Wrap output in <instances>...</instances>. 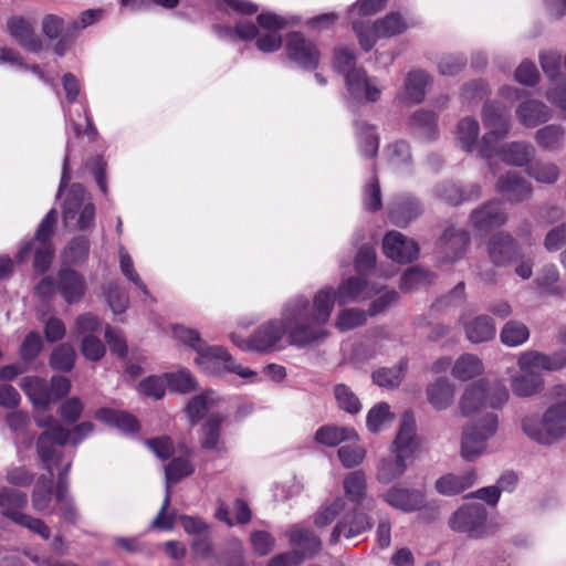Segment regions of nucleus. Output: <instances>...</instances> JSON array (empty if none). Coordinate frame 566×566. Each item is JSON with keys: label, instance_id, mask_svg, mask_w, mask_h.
Returning a JSON list of instances; mask_svg holds the SVG:
<instances>
[{"label": "nucleus", "instance_id": "obj_34", "mask_svg": "<svg viewBox=\"0 0 566 566\" xmlns=\"http://www.w3.org/2000/svg\"><path fill=\"white\" fill-rule=\"evenodd\" d=\"M428 401L438 410L447 409L454 397V386L447 378H439L427 387Z\"/></svg>", "mask_w": 566, "mask_h": 566}, {"label": "nucleus", "instance_id": "obj_30", "mask_svg": "<svg viewBox=\"0 0 566 566\" xmlns=\"http://www.w3.org/2000/svg\"><path fill=\"white\" fill-rule=\"evenodd\" d=\"M21 389L36 408L48 409L52 403L46 381L39 377H24L20 382Z\"/></svg>", "mask_w": 566, "mask_h": 566}, {"label": "nucleus", "instance_id": "obj_40", "mask_svg": "<svg viewBox=\"0 0 566 566\" xmlns=\"http://www.w3.org/2000/svg\"><path fill=\"white\" fill-rule=\"evenodd\" d=\"M530 335V328L524 323L511 319L503 325L500 339L505 346L517 347L526 343Z\"/></svg>", "mask_w": 566, "mask_h": 566}, {"label": "nucleus", "instance_id": "obj_11", "mask_svg": "<svg viewBox=\"0 0 566 566\" xmlns=\"http://www.w3.org/2000/svg\"><path fill=\"white\" fill-rule=\"evenodd\" d=\"M488 254L494 265L507 266L522 259V249L509 232L500 231L489 239Z\"/></svg>", "mask_w": 566, "mask_h": 566}, {"label": "nucleus", "instance_id": "obj_56", "mask_svg": "<svg viewBox=\"0 0 566 566\" xmlns=\"http://www.w3.org/2000/svg\"><path fill=\"white\" fill-rule=\"evenodd\" d=\"M75 361V352L72 346L62 344L56 347L51 355V366L53 369L70 371Z\"/></svg>", "mask_w": 566, "mask_h": 566}, {"label": "nucleus", "instance_id": "obj_59", "mask_svg": "<svg viewBox=\"0 0 566 566\" xmlns=\"http://www.w3.org/2000/svg\"><path fill=\"white\" fill-rule=\"evenodd\" d=\"M90 253V240L85 235L73 238L67 247L66 255L70 262L78 264L84 262Z\"/></svg>", "mask_w": 566, "mask_h": 566}, {"label": "nucleus", "instance_id": "obj_17", "mask_svg": "<svg viewBox=\"0 0 566 566\" xmlns=\"http://www.w3.org/2000/svg\"><path fill=\"white\" fill-rule=\"evenodd\" d=\"M345 83L349 94L355 98H365L369 102H376L380 97V90L367 76L366 71L363 69L348 71Z\"/></svg>", "mask_w": 566, "mask_h": 566}, {"label": "nucleus", "instance_id": "obj_19", "mask_svg": "<svg viewBox=\"0 0 566 566\" xmlns=\"http://www.w3.org/2000/svg\"><path fill=\"white\" fill-rule=\"evenodd\" d=\"M286 536L292 546L297 547V552L302 555V562L313 557L322 548L319 537L311 530L294 525L287 532Z\"/></svg>", "mask_w": 566, "mask_h": 566}, {"label": "nucleus", "instance_id": "obj_63", "mask_svg": "<svg viewBox=\"0 0 566 566\" xmlns=\"http://www.w3.org/2000/svg\"><path fill=\"white\" fill-rule=\"evenodd\" d=\"M81 350L85 358L97 361L104 356L105 346L99 338L85 335L82 339Z\"/></svg>", "mask_w": 566, "mask_h": 566}, {"label": "nucleus", "instance_id": "obj_3", "mask_svg": "<svg viewBox=\"0 0 566 566\" xmlns=\"http://www.w3.org/2000/svg\"><path fill=\"white\" fill-rule=\"evenodd\" d=\"M558 401L552 403L541 419L527 416L522 420L523 432L541 444L549 446L566 437V385L554 389Z\"/></svg>", "mask_w": 566, "mask_h": 566}, {"label": "nucleus", "instance_id": "obj_58", "mask_svg": "<svg viewBox=\"0 0 566 566\" xmlns=\"http://www.w3.org/2000/svg\"><path fill=\"white\" fill-rule=\"evenodd\" d=\"M364 207L366 210L375 212L378 211L381 206V191L378 178L373 176L364 188Z\"/></svg>", "mask_w": 566, "mask_h": 566}, {"label": "nucleus", "instance_id": "obj_23", "mask_svg": "<svg viewBox=\"0 0 566 566\" xmlns=\"http://www.w3.org/2000/svg\"><path fill=\"white\" fill-rule=\"evenodd\" d=\"M323 290H329L333 297V304L335 303V300H337L340 305L365 300L370 296L367 282L361 277L355 276L343 281L336 293H334L332 287H324Z\"/></svg>", "mask_w": 566, "mask_h": 566}, {"label": "nucleus", "instance_id": "obj_45", "mask_svg": "<svg viewBox=\"0 0 566 566\" xmlns=\"http://www.w3.org/2000/svg\"><path fill=\"white\" fill-rule=\"evenodd\" d=\"M66 434H64L63 441L57 439L54 434L49 432H42L36 440V452L42 462L46 463V468L51 471L50 462L56 457V447L66 446Z\"/></svg>", "mask_w": 566, "mask_h": 566}, {"label": "nucleus", "instance_id": "obj_41", "mask_svg": "<svg viewBox=\"0 0 566 566\" xmlns=\"http://www.w3.org/2000/svg\"><path fill=\"white\" fill-rule=\"evenodd\" d=\"M355 126L361 154L366 158H375L379 147V137L375 127L363 120H357Z\"/></svg>", "mask_w": 566, "mask_h": 566}, {"label": "nucleus", "instance_id": "obj_20", "mask_svg": "<svg viewBox=\"0 0 566 566\" xmlns=\"http://www.w3.org/2000/svg\"><path fill=\"white\" fill-rule=\"evenodd\" d=\"M496 190L511 202L523 201L530 198L532 193L530 182L516 172H507L501 176L496 184Z\"/></svg>", "mask_w": 566, "mask_h": 566}, {"label": "nucleus", "instance_id": "obj_10", "mask_svg": "<svg viewBox=\"0 0 566 566\" xmlns=\"http://www.w3.org/2000/svg\"><path fill=\"white\" fill-rule=\"evenodd\" d=\"M286 54L290 60L305 70H314L319 63V51L314 42L293 31L286 35Z\"/></svg>", "mask_w": 566, "mask_h": 566}, {"label": "nucleus", "instance_id": "obj_31", "mask_svg": "<svg viewBox=\"0 0 566 566\" xmlns=\"http://www.w3.org/2000/svg\"><path fill=\"white\" fill-rule=\"evenodd\" d=\"M438 196L453 205H460L463 201H470L480 198L481 189L476 184L469 185L465 188H461L454 184H443L437 188Z\"/></svg>", "mask_w": 566, "mask_h": 566}, {"label": "nucleus", "instance_id": "obj_57", "mask_svg": "<svg viewBox=\"0 0 566 566\" xmlns=\"http://www.w3.org/2000/svg\"><path fill=\"white\" fill-rule=\"evenodd\" d=\"M527 174L538 182L554 184L559 177V168L552 163H535L527 168Z\"/></svg>", "mask_w": 566, "mask_h": 566}, {"label": "nucleus", "instance_id": "obj_55", "mask_svg": "<svg viewBox=\"0 0 566 566\" xmlns=\"http://www.w3.org/2000/svg\"><path fill=\"white\" fill-rule=\"evenodd\" d=\"M213 391L206 390L192 397L187 405V413L192 422H198L213 403Z\"/></svg>", "mask_w": 566, "mask_h": 566}, {"label": "nucleus", "instance_id": "obj_46", "mask_svg": "<svg viewBox=\"0 0 566 566\" xmlns=\"http://www.w3.org/2000/svg\"><path fill=\"white\" fill-rule=\"evenodd\" d=\"M429 82L430 76L423 71L417 70L408 73L405 84L408 97L415 103H420L424 97Z\"/></svg>", "mask_w": 566, "mask_h": 566}, {"label": "nucleus", "instance_id": "obj_16", "mask_svg": "<svg viewBox=\"0 0 566 566\" xmlns=\"http://www.w3.org/2000/svg\"><path fill=\"white\" fill-rule=\"evenodd\" d=\"M57 291L67 304L78 303L86 291L84 276L70 268H62L57 272Z\"/></svg>", "mask_w": 566, "mask_h": 566}, {"label": "nucleus", "instance_id": "obj_44", "mask_svg": "<svg viewBox=\"0 0 566 566\" xmlns=\"http://www.w3.org/2000/svg\"><path fill=\"white\" fill-rule=\"evenodd\" d=\"M86 191L80 184H73L65 197L62 217L64 221L72 220L76 217L77 212L81 211L85 202Z\"/></svg>", "mask_w": 566, "mask_h": 566}, {"label": "nucleus", "instance_id": "obj_43", "mask_svg": "<svg viewBox=\"0 0 566 566\" xmlns=\"http://www.w3.org/2000/svg\"><path fill=\"white\" fill-rule=\"evenodd\" d=\"M375 32L378 38H390L405 32L408 23L400 13L390 12L385 18L374 23Z\"/></svg>", "mask_w": 566, "mask_h": 566}, {"label": "nucleus", "instance_id": "obj_26", "mask_svg": "<svg viewBox=\"0 0 566 566\" xmlns=\"http://www.w3.org/2000/svg\"><path fill=\"white\" fill-rule=\"evenodd\" d=\"M516 116L523 126L532 128L546 123L552 112L543 102L528 99L518 105Z\"/></svg>", "mask_w": 566, "mask_h": 566}, {"label": "nucleus", "instance_id": "obj_6", "mask_svg": "<svg viewBox=\"0 0 566 566\" xmlns=\"http://www.w3.org/2000/svg\"><path fill=\"white\" fill-rule=\"evenodd\" d=\"M499 419L495 413H488L478 422L470 423L463 429L461 457L465 461H474L485 452L486 441L495 434Z\"/></svg>", "mask_w": 566, "mask_h": 566}, {"label": "nucleus", "instance_id": "obj_50", "mask_svg": "<svg viewBox=\"0 0 566 566\" xmlns=\"http://www.w3.org/2000/svg\"><path fill=\"white\" fill-rule=\"evenodd\" d=\"M564 128L558 125H547L535 134L536 143L546 150L557 149L564 139Z\"/></svg>", "mask_w": 566, "mask_h": 566}, {"label": "nucleus", "instance_id": "obj_27", "mask_svg": "<svg viewBox=\"0 0 566 566\" xmlns=\"http://www.w3.org/2000/svg\"><path fill=\"white\" fill-rule=\"evenodd\" d=\"M502 160L511 166L523 167L532 161L535 156V148L524 142H512L503 146L497 145V153Z\"/></svg>", "mask_w": 566, "mask_h": 566}, {"label": "nucleus", "instance_id": "obj_49", "mask_svg": "<svg viewBox=\"0 0 566 566\" xmlns=\"http://www.w3.org/2000/svg\"><path fill=\"white\" fill-rule=\"evenodd\" d=\"M334 397L339 409L356 415L361 409V403L356 394L345 384H337L334 387Z\"/></svg>", "mask_w": 566, "mask_h": 566}, {"label": "nucleus", "instance_id": "obj_12", "mask_svg": "<svg viewBox=\"0 0 566 566\" xmlns=\"http://www.w3.org/2000/svg\"><path fill=\"white\" fill-rule=\"evenodd\" d=\"M382 250L387 258L398 263H410L419 255V245L399 231H389L382 240Z\"/></svg>", "mask_w": 566, "mask_h": 566}, {"label": "nucleus", "instance_id": "obj_13", "mask_svg": "<svg viewBox=\"0 0 566 566\" xmlns=\"http://www.w3.org/2000/svg\"><path fill=\"white\" fill-rule=\"evenodd\" d=\"M8 34L22 48L30 52H40L42 41L36 35L34 24L22 15H12L6 24Z\"/></svg>", "mask_w": 566, "mask_h": 566}, {"label": "nucleus", "instance_id": "obj_18", "mask_svg": "<svg viewBox=\"0 0 566 566\" xmlns=\"http://www.w3.org/2000/svg\"><path fill=\"white\" fill-rule=\"evenodd\" d=\"M470 218L473 227L481 231L499 228L507 221L506 213L496 201H490L473 210Z\"/></svg>", "mask_w": 566, "mask_h": 566}, {"label": "nucleus", "instance_id": "obj_25", "mask_svg": "<svg viewBox=\"0 0 566 566\" xmlns=\"http://www.w3.org/2000/svg\"><path fill=\"white\" fill-rule=\"evenodd\" d=\"M28 503V495L24 492L10 489L0 488V510L1 514L10 518L13 523L20 522L24 516L21 511Z\"/></svg>", "mask_w": 566, "mask_h": 566}, {"label": "nucleus", "instance_id": "obj_7", "mask_svg": "<svg viewBox=\"0 0 566 566\" xmlns=\"http://www.w3.org/2000/svg\"><path fill=\"white\" fill-rule=\"evenodd\" d=\"M195 472V465L190 455L177 457L169 461L165 467L166 494L161 507L153 521V526L158 530L170 531L174 528V515L167 514L171 499V485L180 482L182 479Z\"/></svg>", "mask_w": 566, "mask_h": 566}, {"label": "nucleus", "instance_id": "obj_38", "mask_svg": "<svg viewBox=\"0 0 566 566\" xmlns=\"http://www.w3.org/2000/svg\"><path fill=\"white\" fill-rule=\"evenodd\" d=\"M406 469L405 455L395 453L394 457L381 459L377 468L376 478L380 483L387 484L400 478Z\"/></svg>", "mask_w": 566, "mask_h": 566}, {"label": "nucleus", "instance_id": "obj_33", "mask_svg": "<svg viewBox=\"0 0 566 566\" xmlns=\"http://www.w3.org/2000/svg\"><path fill=\"white\" fill-rule=\"evenodd\" d=\"M315 440L327 447H336L344 441H357L358 433L353 428L323 426L316 431Z\"/></svg>", "mask_w": 566, "mask_h": 566}, {"label": "nucleus", "instance_id": "obj_35", "mask_svg": "<svg viewBox=\"0 0 566 566\" xmlns=\"http://www.w3.org/2000/svg\"><path fill=\"white\" fill-rule=\"evenodd\" d=\"M343 489L348 501L360 504L367 493V479L361 470L348 473L343 480Z\"/></svg>", "mask_w": 566, "mask_h": 566}, {"label": "nucleus", "instance_id": "obj_14", "mask_svg": "<svg viewBox=\"0 0 566 566\" xmlns=\"http://www.w3.org/2000/svg\"><path fill=\"white\" fill-rule=\"evenodd\" d=\"M381 497L388 505L403 512L419 511L426 504L423 492L400 485L390 488Z\"/></svg>", "mask_w": 566, "mask_h": 566}, {"label": "nucleus", "instance_id": "obj_24", "mask_svg": "<svg viewBox=\"0 0 566 566\" xmlns=\"http://www.w3.org/2000/svg\"><path fill=\"white\" fill-rule=\"evenodd\" d=\"M422 213L418 200L411 196L398 198L389 209V219L397 227H406Z\"/></svg>", "mask_w": 566, "mask_h": 566}, {"label": "nucleus", "instance_id": "obj_48", "mask_svg": "<svg viewBox=\"0 0 566 566\" xmlns=\"http://www.w3.org/2000/svg\"><path fill=\"white\" fill-rule=\"evenodd\" d=\"M345 505L346 502L342 496L323 504L314 516L315 526L319 528L328 526L345 510Z\"/></svg>", "mask_w": 566, "mask_h": 566}, {"label": "nucleus", "instance_id": "obj_15", "mask_svg": "<svg viewBox=\"0 0 566 566\" xmlns=\"http://www.w3.org/2000/svg\"><path fill=\"white\" fill-rule=\"evenodd\" d=\"M371 527L370 518L358 510L347 512L334 526L329 543L337 544L340 536L344 535L347 538L355 537Z\"/></svg>", "mask_w": 566, "mask_h": 566}, {"label": "nucleus", "instance_id": "obj_53", "mask_svg": "<svg viewBox=\"0 0 566 566\" xmlns=\"http://www.w3.org/2000/svg\"><path fill=\"white\" fill-rule=\"evenodd\" d=\"M406 367L407 361H400L398 367L380 368L373 374V380L380 387H397L401 382Z\"/></svg>", "mask_w": 566, "mask_h": 566}, {"label": "nucleus", "instance_id": "obj_28", "mask_svg": "<svg viewBox=\"0 0 566 566\" xmlns=\"http://www.w3.org/2000/svg\"><path fill=\"white\" fill-rule=\"evenodd\" d=\"M416 421L410 412L403 413L399 430L392 442L391 450L394 453L402 455L410 453L415 449Z\"/></svg>", "mask_w": 566, "mask_h": 566}, {"label": "nucleus", "instance_id": "obj_54", "mask_svg": "<svg viewBox=\"0 0 566 566\" xmlns=\"http://www.w3.org/2000/svg\"><path fill=\"white\" fill-rule=\"evenodd\" d=\"M367 321V314L363 310L346 308L339 312L336 318V327L342 331H350L363 326Z\"/></svg>", "mask_w": 566, "mask_h": 566}, {"label": "nucleus", "instance_id": "obj_9", "mask_svg": "<svg viewBox=\"0 0 566 566\" xmlns=\"http://www.w3.org/2000/svg\"><path fill=\"white\" fill-rule=\"evenodd\" d=\"M258 25L265 30V33L258 34L256 48L263 53H273L281 49L283 38L281 31L286 28L287 21L273 12H263L256 17Z\"/></svg>", "mask_w": 566, "mask_h": 566}, {"label": "nucleus", "instance_id": "obj_4", "mask_svg": "<svg viewBox=\"0 0 566 566\" xmlns=\"http://www.w3.org/2000/svg\"><path fill=\"white\" fill-rule=\"evenodd\" d=\"M56 223L57 212L53 208L41 220L35 231L34 239L21 247L17 254V259L19 261H23L34 249V270L39 273L48 271L54 255V248L51 243V238L54 234Z\"/></svg>", "mask_w": 566, "mask_h": 566}, {"label": "nucleus", "instance_id": "obj_39", "mask_svg": "<svg viewBox=\"0 0 566 566\" xmlns=\"http://www.w3.org/2000/svg\"><path fill=\"white\" fill-rule=\"evenodd\" d=\"M511 388L513 394L518 397H530L541 391L543 378L538 373L523 371L512 379Z\"/></svg>", "mask_w": 566, "mask_h": 566}, {"label": "nucleus", "instance_id": "obj_60", "mask_svg": "<svg viewBox=\"0 0 566 566\" xmlns=\"http://www.w3.org/2000/svg\"><path fill=\"white\" fill-rule=\"evenodd\" d=\"M84 403L78 397H72L63 401L59 408V415L66 423H75L82 416Z\"/></svg>", "mask_w": 566, "mask_h": 566}, {"label": "nucleus", "instance_id": "obj_37", "mask_svg": "<svg viewBox=\"0 0 566 566\" xmlns=\"http://www.w3.org/2000/svg\"><path fill=\"white\" fill-rule=\"evenodd\" d=\"M224 417L218 413L211 415L202 426L200 443L206 450H223L220 446V431Z\"/></svg>", "mask_w": 566, "mask_h": 566}, {"label": "nucleus", "instance_id": "obj_29", "mask_svg": "<svg viewBox=\"0 0 566 566\" xmlns=\"http://www.w3.org/2000/svg\"><path fill=\"white\" fill-rule=\"evenodd\" d=\"M474 482V471L462 474H447L436 481V489L442 495L453 496L471 488Z\"/></svg>", "mask_w": 566, "mask_h": 566}, {"label": "nucleus", "instance_id": "obj_21", "mask_svg": "<svg viewBox=\"0 0 566 566\" xmlns=\"http://www.w3.org/2000/svg\"><path fill=\"white\" fill-rule=\"evenodd\" d=\"M463 329L468 340L472 344L490 342L496 335V326L493 318L485 314L464 321Z\"/></svg>", "mask_w": 566, "mask_h": 566}, {"label": "nucleus", "instance_id": "obj_22", "mask_svg": "<svg viewBox=\"0 0 566 566\" xmlns=\"http://www.w3.org/2000/svg\"><path fill=\"white\" fill-rule=\"evenodd\" d=\"M469 241L470 237L467 231L451 227L444 230L438 247L448 261H453L463 254Z\"/></svg>", "mask_w": 566, "mask_h": 566}, {"label": "nucleus", "instance_id": "obj_61", "mask_svg": "<svg viewBox=\"0 0 566 566\" xmlns=\"http://www.w3.org/2000/svg\"><path fill=\"white\" fill-rule=\"evenodd\" d=\"M337 454L345 468H354L364 461L366 451L360 446L347 444L340 447L337 451Z\"/></svg>", "mask_w": 566, "mask_h": 566}, {"label": "nucleus", "instance_id": "obj_36", "mask_svg": "<svg viewBox=\"0 0 566 566\" xmlns=\"http://www.w3.org/2000/svg\"><path fill=\"white\" fill-rule=\"evenodd\" d=\"M96 418L126 432H136L139 429L138 420L130 413L113 409H99Z\"/></svg>", "mask_w": 566, "mask_h": 566}, {"label": "nucleus", "instance_id": "obj_2", "mask_svg": "<svg viewBox=\"0 0 566 566\" xmlns=\"http://www.w3.org/2000/svg\"><path fill=\"white\" fill-rule=\"evenodd\" d=\"M175 336L193 348L198 356L196 364L202 371L209 375L234 373L242 378H249L256 374L243 366L235 364L231 355L221 346L206 345L197 331L184 326L174 327Z\"/></svg>", "mask_w": 566, "mask_h": 566}, {"label": "nucleus", "instance_id": "obj_8", "mask_svg": "<svg viewBox=\"0 0 566 566\" xmlns=\"http://www.w3.org/2000/svg\"><path fill=\"white\" fill-rule=\"evenodd\" d=\"M486 509L482 504H468L457 510L449 520L451 530L482 537L485 533Z\"/></svg>", "mask_w": 566, "mask_h": 566}, {"label": "nucleus", "instance_id": "obj_52", "mask_svg": "<svg viewBox=\"0 0 566 566\" xmlns=\"http://www.w3.org/2000/svg\"><path fill=\"white\" fill-rule=\"evenodd\" d=\"M167 386L171 391L188 394L197 389V381L190 371L181 369L176 373L166 374Z\"/></svg>", "mask_w": 566, "mask_h": 566}, {"label": "nucleus", "instance_id": "obj_5", "mask_svg": "<svg viewBox=\"0 0 566 566\" xmlns=\"http://www.w3.org/2000/svg\"><path fill=\"white\" fill-rule=\"evenodd\" d=\"M482 122L489 130L482 136L479 154L483 158L492 159L497 153V145L510 133V113L504 106L488 102L482 109Z\"/></svg>", "mask_w": 566, "mask_h": 566}, {"label": "nucleus", "instance_id": "obj_47", "mask_svg": "<svg viewBox=\"0 0 566 566\" xmlns=\"http://www.w3.org/2000/svg\"><path fill=\"white\" fill-rule=\"evenodd\" d=\"M479 133V123L472 117H465L458 124L457 137L461 147L467 151H471L474 148Z\"/></svg>", "mask_w": 566, "mask_h": 566}, {"label": "nucleus", "instance_id": "obj_51", "mask_svg": "<svg viewBox=\"0 0 566 566\" xmlns=\"http://www.w3.org/2000/svg\"><path fill=\"white\" fill-rule=\"evenodd\" d=\"M392 419L394 415L390 412L389 405L381 401L368 411L366 424L370 432L376 433L379 432L386 423L391 422Z\"/></svg>", "mask_w": 566, "mask_h": 566}, {"label": "nucleus", "instance_id": "obj_42", "mask_svg": "<svg viewBox=\"0 0 566 566\" xmlns=\"http://www.w3.org/2000/svg\"><path fill=\"white\" fill-rule=\"evenodd\" d=\"M482 360L473 354H463L454 363L452 375L460 380H469L483 373Z\"/></svg>", "mask_w": 566, "mask_h": 566}, {"label": "nucleus", "instance_id": "obj_32", "mask_svg": "<svg viewBox=\"0 0 566 566\" xmlns=\"http://www.w3.org/2000/svg\"><path fill=\"white\" fill-rule=\"evenodd\" d=\"M486 401V380L481 379L469 385L460 399V410L463 416L476 411Z\"/></svg>", "mask_w": 566, "mask_h": 566}, {"label": "nucleus", "instance_id": "obj_62", "mask_svg": "<svg viewBox=\"0 0 566 566\" xmlns=\"http://www.w3.org/2000/svg\"><path fill=\"white\" fill-rule=\"evenodd\" d=\"M52 488L50 484H38L32 493V506L40 513H52Z\"/></svg>", "mask_w": 566, "mask_h": 566}, {"label": "nucleus", "instance_id": "obj_1", "mask_svg": "<svg viewBox=\"0 0 566 566\" xmlns=\"http://www.w3.org/2000/svg\"><path fill=\"white\" fill-rule=\"evenodd\" d=\"M332 311L333 297L329 290H319L313 305L305 296H296L284 305L281 319H271L255 329L248 339L247 348L258 353L280 349L285 334L290 343L297 346L319 342L327 336L324 326Z\"/></svg>", "mask_w": 566, "mask_h": 566}, {"label": "nucleus", "instance_id": "obj_64", "mask_svg": "<svg viewBox=\"0 0 566 566\" xmlns=\"http://www.w3.org/2000/svg\"><path fill=\"white\" fill-rule=\"evenodd\" d=\"M376 265V252L371 247H361L355 258V270L359 274H366Z\"/></svg>", "mask_w": 566, "mask_h": 566}]
</instances>
